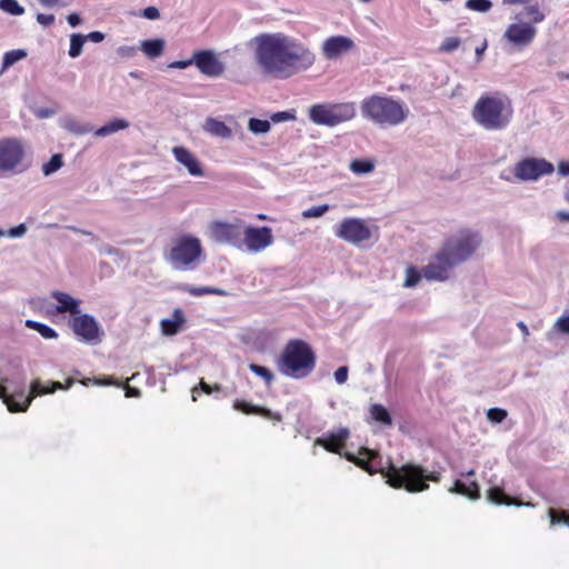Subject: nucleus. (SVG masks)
Segmentation results:
<instances>
[{
    "instance_id": "1",
    "label": "nucleus",
    "mask_w": 569,
    "mask_h": 569,
    "mask_svg": "<svg viewBox=\"0 0 569 569\" xmlns=\"http://www.w3.org/2000/svg\"><path fill=\"white\" fill-rule=\"evenodd\" d=\"M249 46L261 73L274 79H289L308 70L316 61L315 53L305 43L283 32L260 33Z\"/></svg>"
},
{
    "instance_id": "2",
    "label": "nucleus",
    "mask_w": 569,
    "mask_h": 569,
    "mask_svg": "<svg viewBox=\"0 0 569 569\" xmlns=\"http://www.w3.org/2000/svg\"><path fill=\"white\" fill-rule=\"evenodd\" d=\"M350 436L348 428H339L336 431L328 432L323 437H319L315 440V448L320 446L329 452L342 455L348 461L353 462L370 475L381 473L382 477L387 478V483L393 488H405L409 492H420L429 488L427 481L438 482L440 479L439 473L426 475L425 470L416 465L407 463L400 468H397L392 463H389L388 468L380 467L373 469L369 466L370 460L379 458L377 451L361 448L359 453L366 458L356 457L351 452L342 453L341 450L345 447L346 441Z\"/></svg>"
},
{
    "instance_id": "3",
    "label": "nucleus",
    "mask_w": 569,
    "mask_h": 569,
    "mask_svg": "<svg viewBox=\"0 0 569 569\" xmlns=\"http://www.w3.org/2000/svg\"><path fill=\"white\" fill-rule=\"evenodd\" d=\"M471 117L486 131H503L513 119V106L502 92L482 93L472 107Z\"/></svg>"
},
{
    "instance_id": "4",
    "label": "nucleus",
    "mask_w": 569,
    "mask_h": 569,
    "mask_svg": "<svg viewBox=\"0 0 569 569\" xmlns=\"http://www.w3.org/2000/svg\"><path fill=\"white\" fill-rule=\"evenodd\" d=\"M361 114L380 127H396L408 118L409 109L389 96L372 94L361 101Z\"/></svg>"
},
{
    "instance_id": "5",
    "label": "nucleus",
    "mask_w": 569,
    "mask_h": 569,
    "mask_svg": "<svg viewBox=\"0 0 569 569\" xmlns=\"http://www.w3.org/2000/svg\"><path fill=\"white\" fill-rule=\"evenodd\" d=\"M315 366V355L309 345L302 340L289 341L278 360L279 371L295 379L307 377Z\"/></svg>"
},
{
    "instance_id": "6",
    "label": "nucleus",
    "mask_w": 569,
    "mask_h": 569,
    "mask_svg": "<svg viewBox=\"0 0 569 569\" xmlns=\"http://www.w3.org/2000/svg\"><path fill=\"white\" fill-rule=\"evenodd\" d=\"M357 114L355 102L317 103L309 108L308 116L317 126L337 127L352 120Z\"/></svg>"
},
{
    "instance_id": "7",
    "label": "nucleus",
    "mask_w": 569,
    "mask_h": 569,
    "mask_svg": "<svg viewBox=\"0 0 569 569\" xmlns=\"http://www.w3.org/2000/svg\"><path fill=\"white\" fill-rule=\"evenodd\" d=\"M27 143L18 137L0 138V177L24 171Z\"/></svg>"
},
{
    "instance_id": "8",
    "label": "nucleus",
    "mask_w": 569,
    "mask_h": 569,
    "mask_svg": "<svg viewBox=\"0 0 569 569\" xmlns=\"http://www.w3.org/2000/svg\"><path fill=\"white\" fill-rule=\"evenodd\" d=\"M202 253L201 242L192 236L178 238L168 256L169 262L177 270L193 269Z\"/></svg>"
},
{
    "instance_id": "9",
    "label": "nucleus",
    "mask_w": 569,
    "mask_h": 569,
    "mask_svg": "<svg viewBox=\"0 0 569 569\" xmlns=\"http://www.w3.org/2000/svg\"><path fill=\"white\" fill-rule=\"evenodd\" d=\"M481 243V237L478 232L462 230L451 237L441 249L448 259L456 267L469 259Z\"/></svg>"
},
{
    "instance_id": "10",
    "label": "nucleus",
    "mask_w": 569,
    "mask_h": 569,
    "mask_svg": "<svg viewBox=\"0 0 569 569\" xmlns=\"http://www.w3.org/2000/svg\"><path fill=\"white\" fill-rule=\"evenodd\" d=\"M333 232L336 237L353 246H361L372 237L371 229L366 221L353 217L345 218L335 224Z\"/></svg>"
},
{
    "instance_id": "11",
    "label": "nucleus",
    "mask_w": 569,
    "mask_h": 569,
    "mask_svg": "<svg viewBox=\"0 0 569 569\" xmlns=\"http://www.w3.org/2000/svg\"><path fill=\"white\" fill-rule=\"evenodd\" d=\"M243 226L244 221L241 219L212 221L208 227L209 237L218 243L229 244L239 250Z\"/></svg>"
},
{
    "instance_id": "12",
    "label": "nucleus",
    "mask_w": 569,
    "mask_h": 569,
    "mask_svg": "<svg viewBox=\"0 0 569 569\" xmlns=\"http://www.w3.org/2000/svg\"><path fill=\"white\" fill-rule=\"evenodd\" d=\"M521 16L516 14V22L510 23L502 36V40H505L512 50L522 51L528 48L535 40L537 36V28L529 23L521 21Z\"/></svg>"
},
{
    "instance_id": "13",
    "label": "nucleus",
    "mask_w": 569,
    "mask_h": 569,
    "mask_svg": "<svg viewBox=\"0 0 569 569\" xmlns=\"http://www.w3.org/2000/svg\"><path fill=\"white\" fill-rule=\"evenodd\" d=\"M273 243L272 229L269 227L243 226V233L239 250L248 253H258Z\"/></svg>"
},
{
    "instance_id": "14",
    "label": "nucleus",
    "mask_w": 569,
    "mask_h": 569,
    "mask_svg": "<svg viewBox=\"0 0 569 569\" xmlns=\"http://www.w3.org/2000/svg\"><path fill=\"white\" fill-rule=\"evenodd\" d=\"M553 164L541 158L528 157L512 167V173L519 181H537L543 176L551 174Z\"/></svg>"
},
{
    "instance_id": "15",
    "label": "nucleus",
    "mask_w": 569,
    "mask_h": 569,
    "mask_svg": "<svg viewBox=\"0 0 569 569\" xmlns=\"http://www.w3.org/2000/svg\"><path fill=\"white\" fill-rule=\"evenodd\" d=\"M73 332L84 342L97 345L101 341L103 331L98 321L90 315H76L70 321Z\"/></svg>"
},
{
    "instance_id": "16",
    "label": "nucleus",
    "mask_w": 569,
    "mask_h": 569,
    "mask_svg": "<svg viewBox=\"0 0 569 569\" xmlns=\"http://www.w3.org/2000/svg\"><path fill=\"white\" fill-rule=\"evenodd\" d=\"M193 61L199 71L207 77L216 78L224 72V64L218 59L213 50L196 51Z\"/></svg>"
},
{
    "instance_id": "17",
    "label": "nucleus",
    "mask_w": 569,
    "mask_h": 569,
    "mask_svg": "<svg viewBox=\"0 0 569 569\" xmlns=\"http://www.w3.org/2000/svg\"><path fill=\"white\" fill-rule=\"evenodd\" d=\"M453 263L448 259L442 250L422 269V276L428 280L443 281L448 279L449 271Z\"/></svg>"
},
{
    "instance_id": "18",
    "label": "nucleus",
    "mask_w": 569,
    "mask_h": 569,
    "mask_svg": "<svg viewBox=\"0 0 569 569\" xmlns=\"http://www.w3.org/2000/svg\"><path fill=\"white\" fill-rule=\"evenodd\" d=\"M172 154L177 162L186 168L192 177H203L204 171L199 159L184 147H173Z\"/></svg>"
},
{
    "instance_id": "19",
    "label": "nucleus",
    "mask_w": 569,
    "mask_h": 569,
    "mask_svg": "<svg viewBox=\"0 0 569 569\" xmlns=\"http://www.w3.org/2000/svg\"><path fill=\"white\" fill-rule=\"evenodd\" d=\"M353 41L345 36L330 37L322 43V53L327 59H336L353 48Z\"/></svg>"
},
{
    "instance_id": "20",
    "label": "nucleus",
    "mask_w": 569,
    "mask_h": 569,
    "mask_svg": "<svg viewBox=\"0 0 569 569\" xmlns=\"http://www.w3.org/2000/svg\"><path fill=\"white\" fill-rule=\"evenodd\" d=\"M52 298L57 301L56 312L58 313H66L69 312L73 317L78 313H80V300L74 299L69 293L62 292V291H53L51 293Z\"/></svg>"
},
{
    "instance_id": "21",
    "label": "nucleus",
    "mask_w": 569,
    "mask_h": 569,
    "mask_svg": "<svg viewBox=\"0 0 569 569\" xmlns=\"http://www.w3.org/2000/svg\"><path fill=\"white\" fill-rule=\"evenodd\" d=\"M203 130L218 138L230 139L232 137V130L224 122L216 118H207Z\"/></svg>"
},
{
    "instance_id": "22",
    "label": "nucleus",
    "mask_w": 569,
    "mask_h": 569,
    "mask_svg": "<svg viewBox=\"0 0 569 569\" xmlns=\"http://www.w3.org/2000/svg\"><path fill=\"white\" fill-rule=\"evenodd\" d=\"M60 126L77 136H82L93 130V127L89 122H81L72 116L63 117L60 120Z\"/></svg>"
},
{
    "instance_id": "23",
    "label": "nucleus",
    "mask_w": 569,
    "mask_h": 569,
    "mask_svg": "<svg viewBox=\"0 0 569 569\" xmlns=\"http://www.w3.org/2000/svg\"><path fill=\"white\" fill-rule=\"evenodd\" d=\"M487 499L492 502V503H496V505H506V506H511V505H515V506H530L532 507L533 505L530 503V502H527V503H522L516 499H512L510 498L509 496H507L503 490L497 486H493L491 487L488 492H487Z\"/></svg>"
},
{
    "instance_id": "24",
    "label": "nucleus",
    "mask_w": 569,
    "mask_h": 569,
    "mask_svg": "<svg viewBox=\"0 0 569 569\" xmlns=\"http://www.w3.org/2000/svg\"><path fill=\"white\" fill-rule=\"evenodd\" d=\"M233 409L238 410V411H241L246 415H261L266 418H269V419H276V420H280L281 417L280 415H274L272 413L269 409L267 408H260V407H257V406H253L251 403H248L246 401H242V400H236L233 402Z\"/></svg>"
},
{
    "instance_id": "25",
    "label": "nucleus",
    "mask_w": 569,
    "mask_h": 569,
    "mask_svg": "<svg viewBox=\"0 0 569 569\" xmlns=\"http://www.w3.org/2000/svg\"><path fill=\"white\" fill-rule=\"evenodd\" d=\"M183 321V312L180 309H176L171 318L163 319L161 321L162 332L167 336H173L178 333Z\"/></svg>"
},
{
    "instance_id": "26",
    "label": "nucleus",
    "mask_w": 569,
    "mask_h": 569,
    "mask_svg": "<svg viewBox=\"0 0 569 569\" xmlns=\"http://www.w3.org/2000/svg\"><path fill=\"white\" fill-rule=\"evenodd\" d=\"M180 291L187 292L193 297H201L206 295L227 296L228 292L220 288L214 287H194L188 283H181L178 286Z\"/></svg>"
},
{
    "instance_id": "27",
    "label": "nucleus",
    "mask_w": 569,
    "mask_h": 569,
    "mask_svg": "<svg viewBox=\"0 0 569 569\" xmlns=\"http://www.w3.org/2000/svg\"><path fill=\"white\" fill-rule=\"evenodd\" d=\"M449 491L457 492L473 500L480 497L479 486L475 480H470L469 483L462 480H456L455 486L450 488Z\"/></svg>"
},
{
    "instance_id": "28",
    "label": "nucleus",
    "mask_w": 569,
    "mask_h": 569,
    "mask_svg": "<svg viewBox=\"0 0 569 569\" xmlns=\"http://www.w3.org/2000/svg\"><path fill=\"white\" fill-rule=\"evenodd\" d=\"M130 123L126 119H113L94 131L96 137H107L120 130L129 128Z\"/></svg>"
},
{
    "instance_id": "29",
    "label": "nucleus",
    "mask_w": 569,
    "mask_h": 569,
    "mask_svg": "<svg viewBox=\"0 0 569 569\" xmlns=\"http://www.w3.org/2000/svg\"><path fill=\"white\" fill-rule=\"evenodd\" d=\"M166 42L162 39L144 40L141 42L142 52L151 59L158 58L163 53Z\"/></svg>"
},
{
    "instance_id": "30",
    "label": "nucleus",
    "mask_w": 569,
    "mask_h": 569,
    "mask_svg": "<svg viewBox=\"0 0 569 569\" xmlns=\"http://www.w3.org/2000/svg\"><path fill=\"white\" fill-rule=\"evenodd\" d=\"M370 416L377 422L385 426H391L392 419L388 410L381 405H372L370 407Z\"/></svg>"
},
{
    "instance_id": "31",
    "label": "nucleus",
    "mask_w": 569,
    "mask_h": 569,
    "mask_svg": "<svg viewBox=\"0 0 569 569\" xmlns=\"http://www.w3.org/2000/svg\"><path fill=\"white\" fill-rule=\"evenodd\" d=\"M26 327L29 329L36 330L44 339H56L58 337V333L54 329H52L51 327H49L44 323L34 321V320H27Z\"/></svg>"
},
{
    "instance_id": "32",
    "label": "nucleus",
    "mask_w": 569,
    "mask_h": 569,
    "mask_svg": "<svg viewBox=\"0 0 569 569\" xmlns=\"http://www.w3.org/2000/svg\"><path fill=\"white\" fill-rule=\"evenodd\" d=\"M84 42L86 38L83 34L72 33L70 36L69 56L71 58H78L82 53Z\"/></svg>"
},
{
    "instance_id": "33",
    "label": "nucleus",
    "mask_w": 569,
    "mask_h": 569,
    "mask_svg": "<svg viewBox=\"0 0 569 569\" xmlns=\"http://www.w3.org/2000/svg\"><path fill=\"white\" fill-rule=\"evenodd\" d=\"M27 57V52L24 50H11L4 53L2 59V70L8 69L13 66L16 62L22 60Z\"/></svg>"
},
{
    "instance_id": "34",
    "label": "nucleus",
    "mask_w": 569,
    "mask_h": 569,
    "mask_svg": "<svg viewBox=\"0 0 569 569\" xmlns=\"http://www.w3.org/2000/svg\"><path fill=\"white\" fill-rule=\"evenodd\" d=\"M525 16L530 19L531 24L540 23L545 20V14L541 12L538 3H531L525 7Z\"/></svg>"
},
{
    "instance_id": "35",
    "label": "nucleus",
    "mask_w": 569,
    "mask_h": 569,
    "mask_svg": "<svg viewBox=\"0 0 569 569\" xmlns=\"http://www.w3.org/2000/svg\"><path fill=\"white\" fill-rule=\"evenodd\" d=\"M270 122L257 118L249 119L248 129L254 134H263L270 131Z\"/></svg>"
},
{
    "instance_id": "36",
    "label": "nucleus",
    "mask_w": 569,
    "mask_h": 569,
    "mask_svg": "<svg viewBox=\"0 0 569 569\" xmlns=\"http://www.w3.org/2000/svg\"><path fill=\"white\" fill-rule=\"evenodd\" d=\"M63 166L62 156L60 153L53 154L51 159L43 163L42 172L44 176H50L58 171Z\"/></svg>"
},
{
    "instance_id": "37",
    "label": "nucleus",
    "mask_w": 569,
    "mask_h": 569,
    "mask_svg": "<svg viewBox=\"0 0 569 569\" xmlns=\"http://www.w3.org/2000/svg\"><path fill=\"white\" fill-rule=\"evenodd\" d=\"M465 7L471 11L486 13L491 10L492 2L490 0H467Z\"/></svg>"
},
{
    "instance_id": "38",
    "label": "nucleus",
    "mask_w": 569,
    "mask_h": 569,
    "mask_svg": "<svg viewBox=\"0 0 569 569\" xmlns=\"http://www.w3.org/2000/svg\"><path fill=\"white\" fill-rule=\"evenodd\" d=\"M349 168L355 174H366L371 172L375 166L369 160H353Z\"/></svg>"
},
{
    "instance_id": "39",
    "label": "nucleus",
    "mask_w": 569,
    "mask_h": 569,
    "mask_svg": "<svg viewBox=\"0 0 569 569\" xmlns=\"http://www.w3.org/2000/svg\"><path fill=\"white\" fill-rule=\"evenodd\" d=\"M0 9L12 16H21L24 12L17 0H0Z\"/></svg>"
},
{
    "instance_id": "40",
    "label": "nucleus",
    "mask_w": 569,
    "mask_h": 569,
    "mask_svg": "<svg viewBox=\"0 0 569 569\" xmlns=\"http://www.w3.org/2000/svg\"><path fill=\"white\" fill-rule=\"evenodd\" d=\"M249 369L251 372L262 378L268 386L272 383L274 376L268 368L256 363H250Z\"/></svg>"
},
{
    "instance_id": "41",
    "label": "nucleus",
    "mask_w": 569,
    "mask_h": 569,
    "mask_svg": "<svg viewBox=\"0 0 569 569\" xmlns=\"http://www.w3.org/2000/svg\"><path fill=\"white\" fill-rule=\"evenodd\" d=\"M548 515L550 518V525L555 526L558 523H562L569 527V513L565 510L557 511L555 509H549Z\"/></svg>"
},
{
    "instance_id": "42",
    "label": "nucleus",
    "mask_w": 569,
    "mask_h": 569,
    "mask_svg": "<svg viewBox=\"0 0 569 569\" xmlns=\"http://www.w3.org/2000/svg\"><path fill=\"white\" fill-rule=\"evenodd\" d=\"M420 279H421L420 271L417 268L410 266L406 269V279H405L403 286L406 288H412L418 284Z\"/></svg>"
},
{
    "instance_id": "43",
    "label": "nucleus",
    "mask_w": 569,
    "mask_h": 569,
    "mask_svg": "<svg viewBox=\"0 0 569 569\" xmlns=\"http://www.w3.org/2000/svg\"><path fill=\"white\" fill-rule=\"evenodd\" d=\"M330 209L329 204L315 206L302 211L301 216L305 219L320 218Z\"/></svg>"
},
{
    "instance_id": "44",
    "label": "nucleus",
    "mask_w": 569,
    "mask_h": 569,
    "mask_svg": "<svg viewBox=\"0 0 569 569\" xmlns=\"http://www.w3.org/2000/svg\"><path fill=\"white\" fill-rule=\"evenodd\" d=\"M460 43H461V40L459 37H448L440 44L439 51L452 52L459 48Z\"/></svg>"
},
{
    "instance_id": "45",
    "label": "nucleus",
    "mask_w": 569,
    "mask_h": 569,
    "mask_svg": "<svg viewBox=\"0 0 569 569\" xmlns=\"http://www.w3.org/2000/svg\"><path fill=\"white\" fill-rule=\"evenodd\" d=\"M553 330L559 333L569 336V315H562L559 317L553 323Z\"/></svg>"
},
{
    "instance_id": "46",
    "label": "nucleus",
    "mask_w": 569,
    "mask_h": 569,
    "mask_svg": "<svg viewBox=\"0 0 569 569\" xmlns=\"http://www.w3.org/2000/svg\"><path fill=\"white\" fill-rule=\"evenodd\" d=\"M507 417V411L500 408H491L487 412V418L492 423H500Z\"/></svg>"
},
{
    "instance_id": "47",
    "label": "nucleus",
    "mask_w": 569,
    "mask_h": 569,
    "mask_svg": "<svg viewBox=\"0 0 569 569\" xmlns=\"http://www.w3.org/2000/svg\"><path fill=\"white\" fill-rule=\"evenodd\" d=\"M295 119H296V116H295V112H292V111H280V112H276L271 116V120L274 123L295 120Z\"/></svg>"
},
{
    "instance_id": "48",
    "label": "nucleus",
    "mask_w": 569,
    "mask_h": 569,
    "mask_svg": "<svg viewBox=\"0 0 569 569\" xmlns=\"http://www.w3.org/2000/svg\"><path fill=\"white\" fill-rule=\"evenodd\" d=\"M26 232H27L26 224L24 223H20L17 227L10 228L7 231V236L10 237V238H21L22 236L26 234Z\"/></svg>"
},
{
    "instance_id": "49",
    "label": "nucleus",
    "mask_w": 569,
    "mask_h": 569,
    "mask_svg": "<svg viewBox=\"0 0 569 569\" xmlns=\"http://www.w3.org/2000/svg\"><path fill=\"white\" fill-rule=\"evenodd\" d=\"M348 379V368L342 366L335 371V380L337 383L342 385Z\"/></svg>"
},
{
    "instance_id": "50",
    "label": "nucleus",
    "mask_w": 569,
    "mask_h": 569,
    "mask_svg": "<svg viewBox=\"0 0 569 569\" xmlns=\"http://www.w3.org/2000/svg\"><path fill=\"white\" fill-rule=\"evenodd\" d=\"M137 49L130 46H121L117 49V53L122 58H131L136 54Z\"/></svg>"
},
{
    "instance_id": "51",
    "label": "nucleus",
    "mask_w": 569,
    "mask_h": 569,
    "mask_svg": "<svg viewBox=\"0 0 569 569\" xmlns=\"http://www.w3.org/2000/svg\"><path fill=\"white\" fill-rule=\"evenodd\" d=\"M142 17L149 20H156L160 17V13L156 7H147L142 11Z\"/></svg>"
},
{
    "instance_id": "52",
    "label": "nucleus",
    "mask_w": 569,
    "mask_h": 569,
    "mask_svg": "<svg viewBox=\"0 0 569 569\" xmlns=\"http://www.w3.org/2000/svg\"><path fill=\"white\" fill-rule=\"evenodd\" d=\"M37 21L44 26L49 27L54 22V16L53 14H44V13H38L37 14Z\"/></svg>"
},
{
    "instance_id": "53",
    "label": "nucleus",
    "mask_w": 569,
    "mask_h": 569,
    "mask_svg": "<svg viewBox=\"0 0 569 569\" xmlns=\"http://www.w3.org/2000/svg\"><path fill=\"white\" fill-rule=\"evenodd\" d=\"M191 64H194L193 57L191 59H189V60H180V61L171 62L169 64V68H172V69H186V68L190 67Z\"/></svg>"
},
{
    "instance_id": "54",
    "label": "nucleus",
    "mask_w": 569,
    "mask_h": 569,
    "mask_svg": "<svg viewBox=\"0 0 569 569\" xmlns=\"http://www.w3.org/2000/svg\"><path fill=\"white\" fill-rule=\"evenodd\" d=\"M84 38H86V41H92L94 43H99V42L103 41L104 34L100 31H92V32L86 34Z\"/></svg>"
},
{
    "instance_id": "55",
    "label": "nucleus",
    "mask_w": 569,
    "mask_h": 569,
    "mask_svg": "<svg viewBox=\"0 0 569 569\" xmlns=\"http://www.w3.org/2000/svg\"><path fill=\"white\" fill-rule=\"evenodd\" d=\"M553 219L559 222H569V211L558 210L553 213Z\"/></svg>"
},
{
    "instance_id": "56",
    "label": "nucleus",
    "mask_w": 569,
    "mask_h": 569,
    "mask_svg": "<svg viewBox=\"0 0 569 569\" xmlns=\"http://www.w3.org/2000/svg\"><path fill=\"white\" fill-rule=\"evenodd\" d=\"M42 6L47 8H53V7H66L67 3L62 2L61 0H39Z\"/></svg>"
},
{
    "instance_id": "57",
    "label": "nucleus",
    "mask_w": 569,
    "mask_h": 569,
    "mask_svg": "<svg viewBox=\"0 0 569 569\" xmlns=\"http://www.w3.org/2000/svg\"><path fill=\"white\" fill-rule=\"evenodd\" d=\"M67 21L68 23L71 26V27H78L81 22H82V19L80 18V16L78 13H70L68 17H67Z\"/></svg>"
},
{
    "instance_id": "58",
    "label": "nucleus",
    "mask_w": 569,
    "mask_h": 569,
    "mask_svg": "<svg viewBox=\"0 0 569 569\" xmlns=\"http://www.w3.org/2000/svg\"><path fill=\"white\" fill-rule=\"evenodd\" d=\"M123 389L126 390V397H134L139 398L141 396V391L138 388H132L130 386H123Z\"/></svg>"
},
{
    "instance_id": "59",
    "label": "nucleus",
    "mask_w": 569,
    "mask_h": 569,
    "mask_svg": "<svg viewBox=\"0 0 569 569\" xmlns=\"http://www.w3.org/2000/svg\"><path fill=\"white\" fill-rule=\"evenodd\" d=\"M558 173L567 177L569 176V161H560L558 164Z\"/></svg>"
},
{
    "instance_id": "60",
    "label": "nucleus",
    "mask_w": 569,
    "mask_h": 569,
    "mask_svg": "<svg viewBox=\"0 0 569 569\" xmlns=\"http://www.w3.org/2000/svg\"><path fill=\"white\" fill-rule=\"evenodd\" d=\"M37 117L40 119L49 118L54 114V111L51 109H39L36 112Z\"/></svg>"
},
{
    "instance_id": "61",
    "label": "nucleus",
    "mask_w": 569,
    "mask_h": 569,
    "mask_svg": "<svg viewBox=\"0 0 569 569\" xmlns=\"http://www.w3.org/2000/svg\"><path fill=\"white\" fill-rule=\"evenodd\" d=\"M500 179L505 180V181H508V182H515V180H517L512 173V169L511 170H505L500 173Z\"/></svg>"
},
{
    "instance_id": "62",
    "label": "nucleus",
    "mask_w": 569,
    "mask_h": 569,
    "mask_svg": "<svg viewBox=\"0 0 569 569\" xmlns=\"http://www.w3.org/2000/svg\"><path fill=\"white\" fill-rule=\"evenodd\" d=\"M487 47H488V42H487V40H485L481 46L476 48V56H477L478 60L482 59V56H483L485 51L487 50Z\"/></svg>"
},
{
    "instance_id": "63",
    "label": "nucleus",
    "mask_w": 569,
    "mask_h": 569,
    "mask_svg": "<svg viewBox=\"0 0 569 569\" xmlns=\"http://www.w3.org/2000/svg\"><path fill=\"white\" fill-rule=\"evenodd\" d=\"M200 390L207 395H210L212 392V387H210L209 385H207L206 382L201 381L200 382Z\"/></svg>"
},
{
    "instance_id": "64",
    "label": "nucleus",
    "mask_w": 569,
    "mask_h": 569,
    "mask_svg": "<svg viewBox=\"0 0 569 569\" xmlns=\"http://www.w3.org/2000/svg\"><path fill=\"white\" fill-rule=\"evenodd\" d=\"M518 327L525 336L529 335V329L522 321L518 323Z\"/></svg>"
}]
</instances>
